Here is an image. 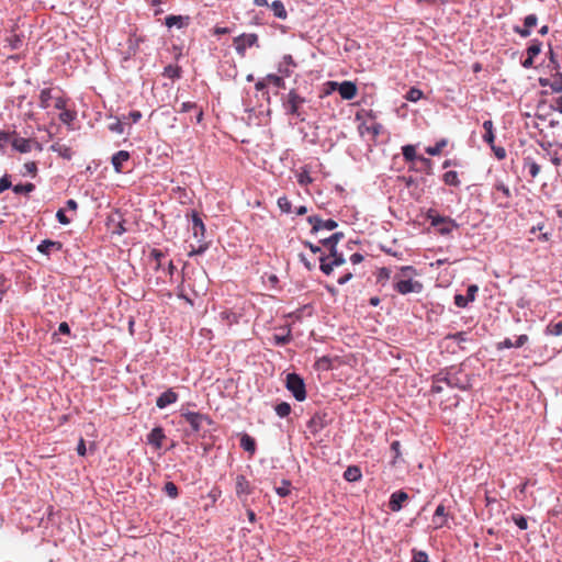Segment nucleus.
I'll return each mask as SVG.
<instances>
[{"label": "nucleus", "mask_w": 562, "mask_h": 562, "mask_svg": "<svg viewBox=\"0 0 562 562\" xmlns=\"http://www.w3.org/2000/svg\"><path fill=\"white\" fill-rule=\"evenodd\" d=\"M436 381L443 383L452 389L465 391L471 387V380L461 368L451 367L436 374Z\"/></svg>", "instance_id": "f257e3e1"}, {"label": "nucleus", "mask_w": 562, "mask_h": 562, "mask_svg": "<svg viewBox=\"0 0 562 562\" xmlns=\"http://www.w3.org/2000/svg\"><path fill=\"white\" fill-rule=\"evenodd\" d=\"M306 102L305 98L300 95L294 89L290 90L285 98H283V109L285 114L297 117L301 122L305 121V114L302 111V105Z\"/></svg>", "instance_id": "f03ea898"}, {"label": "nucleus", "mask_w": 562, "mask_h": 562, "mask_svg": "<svg viewBox=\"0 0 562 562\" xmlns=\"http://www.w3.org/2000/svg\"><path fill=\"white\" fill-rule=\"evenodd\" d=\"M492 200L499 209H508L512 201V192L508 186L497 181L492 189Z\"/></svg>", "instance_id": "7ed1b4c3"}, {"label": "nucleus", "mask_w": 562, "mask_h": 562, "mask_svg": "<svg viewBox=\"0 0 562 562\" xmlns=\"http://www.w3.org/2000/svg\"><path fill=\"white\" fill-rule=\"evenodd\" d=\"M180 415L186 419L194 432H199L203 428L204 424H212V419L209 417V415L202 414L200 412H192L182 407L180 409Z\"/></svg>", "instance_id": "20e7f679"}, {"label": "nucleus", "mask_w": 562, "mask_h": 562, "mask_svg": "<svg viewBox=\"0 0 562 562\" xmlns=\"http://www.w3.org/2000/svg\"><path fill=\"white\" fill-rule=\"evenodd\" d=\"M285 386L296 401L302 402L306 398L305 382L299 374L294 372L289 373L286 375Z\"/></svg>", "instance_id": "39448f33"}, {"label": "nucleus", "mask_w": 562, "mask_h": 562, "mask_svg": "<svg viewBox=\"0 0 562 562\" xmlns=\"http://www.w3.org/2000/svg\"><path fill=\"white\" fill-rule=\"evenodd\" d=\"M254 485L244 474H237L235 477V493L244 507L248 505V497L254 493Z\"/></svg>", "instance_id": "423d86ee"}, {"label": "nucleus", "mask_w": 562, "mask_h": 562, "mask_svg": "<svg viewBox=\"0 0 562 562\" xmlns=\"http://www.w3.org/2000/svg\"><path fill=\"white\" fill-rule=\"evenodd\" d=\"M187 217L188 218L190 217V221H191L190 231L192 233L193 238L198 243H202L204 240L205 231H206L202 217L194 210L191 211L190 213H187Z\"/></svg>", "instance_id": "0eeeda50"}, {"label": "nucleus", "mask_w": 562, "mask_h": 562, "mask_svg": "<svg viewBox=\"0 0 562 562\" xmlns=\"http://www.w3.org/2000/svg\"><path fill=\"white\" fill-rule=\"evenodd\" d=\"M234 46L238 55L245 56L247 48L258 46V35L255 33H243L234 38Z\"/></svg>", "instance_id": "6e6552de"}, {"label": "nucleus", "mask_w": 562, "mask_h": 562, "mask_svg": "<svg viewBox=\"0 0 562 562\" xmlns=\"http://www.w3.org/2000/svg\"><path fill=\"white\" fill-rule=\"evenodd\" d=\"M345 237L342 232H336L329 237L321 238L319 243L329 251L331 259L345 258L342 252L337 250V244Z\"/></svg>", "instance_id": "1a4fd4ad"}, {"label": "nucleus", "mask_w": 562, "mask_h": 562, "mask_svg": "<svg viewBox=\"0 0 562 562\" xmlns=\"http://www.w3.org/2000/svg\"><path fill=\"white\" fill-rule=\"evenodd\" d=\"M394 290L402 295H406L408 293H420L423 291V284L419 281H414L412 279L401 280L397 277L394 278Z\"/></svg>", "instance_id": "9d476101"}, {"label": "nucleus", "mask_w": 562, "mask_h": 562, "mask_svg": "<svg viewBox=\"0 0 562 562\" xmlns=\"http://www.w3.org/2000/svg\"><path fill=\"white\" fill-rule=\"evenodd\" d=\"M307 222L312 225V234H317L322 229L334 231L338 226L336 221L331 218L323 220L319 215L308 216Z\"/></svg>", "instance_id": "9b49d317"}, {"label": "nucleus", "mask_w": 562, "mask_h": 562, "mask_svg": "<svg viewBox=\"0 0 562 562\" xmlns=\"http://www.w3.org/2000/svg\"><path fill=\"white\" fill-rule=\"evenodd\" d=\"M402 155L406 161L418 160L423 166L424 170L429 175L431 172V160L423 156L416 155V149L413 145H405L402 147Z\"/></svg>", "instance_id": "f8f14e48"}, {"label": "nucleus", "mask_w": 562, "mask_h": 562, "mask_svg": "<svg viewBox=\"0 0 562 562\" xmlns=\"http://www.w3.org/2000/svg\"><path fill=\"white\" fill-rule=\"evenodd\" d=\"M328 425L326 413H315L307 422V429L313 436H317Z\"/></svg>", "instance_id": "ddd939ff"}, {"label": "nucleus", "mask_w": 562, "mask_h": 562, "mask_svg": "<svg viewBox=\"0 0 562 562\" xmlns=\"http://www.w3.org/2000/svg\"><path fill=\"white\" fill-rule=\"evenodd\" d=\"M479 292V286L476 284H470L467 289V294H456L453 300L454 304L458 307L464 308L468 306L469 303L473 302L476 297V294Z\"/></svg>", "instance_id": "4468645a"}, {"label": "nucleus", "mask_w": 562, "mask_h": 562, "mask_svg": "<svg viewBox=\"0 0 562 562\" xmlns=\"http://www.w3.org/2000/svg\"><path fill=\"white\" fill-rule=\"evenodd\" d=\"M12 147L19 153H30L33 148V145H36L38 149H42L41 145L37 142H33L29 138L14 136L11 140Z\"/></svg>", "instance_id": "2eb2a0df"}, {"label": "nucleus", "mask_w": 562, "mask_h": 562, "mask_svg": "<svg viewBox=\"0 0 562 562\" xmlns=\"http://www.w3.org/2000/svg\"><path fill=\"white\" fill-rule=\"evenodd\" d=\"M338 88V92L344 100H352L357 94V86L352 81L333 82Z\"/></svg>", "instance_id": "dca6fc26"}, {"label": "nucleus", "mask_w": 562, "mask_h": 562, "mask_svg": "<svg viewBox=\"0 0 562 562\" xmlns=\"http://www.w3.org/2000/svg\"><path fill=\"white\" fill-rule=\"evenodd\" d=\"M448 513L443 504H439L432 516V524L435 529H440L447 526L448 524Z\"/></svg>", "instance_id": "f3484780"}, {"label": "nucleus", "mask_w": 562, "mask_h": 562, "mask_svg": "<svg viewBox=\"0 0 562 562\" xmlns=\"http://www.w3.org/2000/svg\"><path fill=\"white\" fill-rule=\"evenodd\" d=\"M327 260H328V257H326L324 255H322L319 257V261H321L319 269L326 276H329L333 272L335 267H339L346 262L345 258L331 259L330 261H327Z\"/></svg>", "instance_id": "a211bd4d"}, {"label": "nucleus", "mask_w": 562, "mask_h": 562, "mask_svg": "<svg viewBox=\"0 0 562 562\" xmlns=\"http://www.w3.org/2000/svg\"><path fill=\"white\" fill-rule=\"evenodd\" d=\"M166 438L165 431L162 427L157 426L150 430L147 435V443L155 447L156 449H160L162 447V441Z\"/></svg>", "instance_id": "6ab92c4d"}, {"label": "nucleus", "mask_w": 562, "mask_h": 562, "mask_svg": "<svg viewBox=\"0 0 562 562\" xmlns=\"http://www.w3.org/2000/svg\"><path fill=\"white\" fill-rule=\"evenodd\" d=\"M408 499V495L404 491H396L391 494L389 501V508L392 512H400L403 507V503Z\"/></svg>", "instance_id": "aec40b11"}, {"label": "nucleus", "mask_w": 562, "mask_h": 562, "mask_svg": "<svg viewBox=\"0 0 562 562\" xmlns=\"http://www.w3.org/2000/svg\"><path fill=\"white\" fill-rule=\"evenodd\" d=\"M178 401V394L172 390L168 389L162 392L156 400V406L160 409L166 408L168 405L173 404Z\"/></svg>", "instance_id": "412c9836"}, {"label": "nucleus", "mask_w": 562, "mask_h": 562, "mask_svg": "<svg viewBox=\"0 0 562 562\" xmlns=\"http://www.w3.org/2000/svg\"><path fill=\"white\" fill-rule=\"evenodd\" d=\"M190 23V16L189 15H167L165 18V25L169 29L176 26L178 29L187 27Z\"/></svg>", "instance_id": "4be33fe9"}, {"label": "nucleus", "mask_w": 562, "mask_h": 562, "mask_svg": "<svg viewBox=\"0 0 562 562\" xmlns=\"http://www.w3.org/2000/svg\"><path fill=\"white\" fill-rule=\"evenodd\" d=\"M63 248L60 241H55L52 239H44L37 245V250L46 256H49L53 250L59 251Z\"/></svg>", "instance_id": "5701e85b"}, {"label": "nucleus", "mask_w": 562, "mask_h": 562, "mask_svg": "<svg viewBox=\"0 0 562 562\" xmlns=\"http://www.w3.org/2000/svg\"><path fill=\"white\" fill-rule=\"evenodd\" d=\"M522 170L533 179L539 175L541 167L530 156H527L522 159Z\"/></svg>", "instance_id": "b1692460"}, {"label": "nucleus", "mask_w": 562, "mask_h": 562, "mask_svg": "<svg viewBox=\"0 0 562 562\" xmlns=\"http://www.w3.org/2000/svg\"><path fill=\"white\" fill-rule=\"evenodd\" d=\"M130 159V153L120 150L112 156L111 162L116 172H122L123 164Z\"/></svg>", "instance_id": "393cba45"}, {"label": "nucleus", "mask_w": 562, "mask_h": 562, "mask_svg": "<svg viewBox=\"0 0 562 562\" xmlns=\"http://www.w3.org/2000/svg\"><path fill=\"white\" fill-rule=\"evenodd\" d=\"M541 86H549L553 92L562 91V74L557 72L550 79H540Z\"/></svg>", "instance_id": "a878e982"}, {"label": "nucleus", "mask_w": 562, "mask_h": 562, "mask_svg": "<svg viewBox=\"0 0 562 562\" xmlns=\"http://www.w3.org/2000/svg\"><path fill=\"white\" fill-rule=\"evenodd\" d=\"M240 448L248 452L250 456L255 454L257 449V443L255 438H252L248 434H243L240 437Z\"/></svg>", "instance_id": "bb28decb"}, {"label": "nucleus", "mask_w": 562, "mask_h": 562, "mask_svg": "<svg viewBox=\"0 0 562 562\" xmlns=\"http://www.w3.org/2000/svg\"><path fill=\"white\" fill-rule=\"evenodd\" d=\"M55 94H53V89L50 88H44L41 90L40 92V102H38V106L41 109H48L49 105H50V101L54 99Z\"/></svg>", "instance_id": "cd10ccee"}, {"label": "nucleus", "mask_w": 562, "mask_h": 562, "mask_svg": "<svg viewBox=\"0 0 562 562\" xmlns=\"http://www.w3.org/2000/svg\"><path fill=\"white\" fill-rule=\"evenodd\" d=\"M344 479L347 481V482H357L359 480H361L362 477V473H361V470L359 467L357 465H349L345 472H344Z\"/></svg>", "instance_id": "c85d7f7f"}, {"label": "nucleus", "mask_w": 562, "mask_h": 562, "mask_svg": "<svg viewBox=\"0 0 562 562\" xmlns=\"http://www.w3.org/2000/svg\"><path fill=\"white\" fill-rule=\"evenodd\" d=\"M449 216H442L438 214L435 209H429L426 213V218L430 222L432 227H439Z\"/></svg>", "instance_id": "c756f323"}, {"label": "nucleus", "mask_w": 562, "mask_h": 562, "mask_svg": "<svg viewBox=\"0 0 562 562\" xmlns=\"http://www.w3.org/2000/svg\"><path fill=\"white\" fill-rule=\"evenodd\" d=\"M483 128L485 133L483 134L482 138L485 143L488 145H493L495 140V133H494V124L492 120H486L483 122Z\"/></svg>", "instance_id": "7c9ffc66"}, {"label": "nucleus", "mask_w": 562, "mask_h": 562, "mask_svg": "<svg viewBox=\"0 0 562 562\" xmlns=\"http://www.w3.org/2000/svg\"><path fill=\"white\" fill-rule=\"evenodd\" d=\"M270 9L273 12V15L276 18L281 19V20H285L288 18V12H286V9H285V7H284L282 1L274 0L270 4Z\"/></svg>", "instance_id": "2f4dec72"}, {"label": "nucleus", "mask_w": 562, "mask_h": 562, "mask_svg": "<svg viewBox=\"0 0 562 562\" xmlns=\"http://www.w3.org/2000/svg\"><path fill=\"white\" fill-rule=\"evenodd\" d=\"M459 228V224L451 217H448L446 222H443L437 231L440 235H449L453 229Z\"/></svg>", "instance_id": "473e14b6"}, {"label": "nucleus", "mask_w": 562, "mask_h": 562, "mask_svg": "<svg viewBox=\"0 0 562 562\" xmlns=\"http://www.w3.org/2000/svg\"><path fill=\"white\" fill-rule=\"evenodd\" d=\"M149 258L155 261L154 270L159 271L162 268L166 255L160 249L154 248L149 254Z\"/></svg>", "instance_id": "72a5a7b5"}, {"label": "nucleus", "mask_w": 562, "mask_h": 562, "mask_svg": "<svg viewBox=\"0 0 562 562\" xmlns=\"http://www.w3.org/2000/svg\"><path fill=\"white\" fill-rule=\"evenodd\" d=\"M24 36L22 34H11L5 38V43L11 49H19L22 47Z\"/></svg>", "instance_id": "f704fd0d"}, {"label": "nucleus", "mask_w": 562, "mask_h": 562, "mask_svg": "<svg viewBox=\"0 0 562 562\" xmlns=\"http://www.w3.org/2000/svg\"><path fill=\"white\" fill-rule=\"evenodd\" d=\"M292 340L291 328H286V333L284 335L276 334L272 336V341L274 346H284Z\"/></svg>", "instance_id": "c9c22d12"}, {"label": "nucleus", "mask_w": 562, "mask_h": 562, "mask_svg": "<svg viewBox=\"0 0 562 562\" xmlns=\"http://www.w3.org/2000/svg\"><path fill=\"white\" fill-rule=\"evenodd\" d=\"M442 180L447 186L459 187L460 180L457 171L450 170L443 173Z\"/></svg>", "instance_id": "e433bc0d"}, {"label": "nucleus", "mask_w": 562, "mask_h": 562, "mask_svg": "<svg viewBox=\"0 0 562 562\" xmlns=\"http://www.w3.org/2000/svg\"><path fill=\"white\" fill-rule=\"evenodd\" d=\"M35 190V186L32 182L19 183L12 187V191L15 194H30Z\"/></svg>", "instance_id": "4c0bfd02"}, {"label": "nucleus", "mask_w": 562, "mask_h": 562, "mask_svg": "<svg viewBox=\"0 0 562 562\" xmlns=\"http://www.w3.org/2000/svg\"><path fill=\"white\" fill-rule=\"evenodd\" d=\"M162 75L170 79H179L181 77V68L177 65H168L164 68Z\"/></svg>", "instance_id": "58836bf2"}, {"label": "nucleus", "mask_w": 562, "mask_h": 562, "mask_svg": "<svg viewBox=\"0 0 562 562\" xmlns=\"http://www.w3.org/2000/svg\"><path fill=\"white\" fill-rule=\"evenodd\" d=\"M77 117L76 111L65 109L59 113V120L64 124L70 125Z\"/></svg>", "instance_id": "ea45409f"}, {"label": "nucleus", "mask_w": 562, "mask_h": 562, "mask_svg": "<svg viewBox=\"0 0 562 562\" xmlns=\"http://www.w3.org/2000/svg\"><path fill=\"white\" fill-rule=\"evenodd\" d=\"M362 128H364L368 133H371L375 137V136H379L381 134V132L383 131V125L378 122H374L369 126L360 125L359 130H360L361 134L363 133Z\"/></svg>", "instance_id": "a19ab883"}, {"label": "nucleus", "mask_w": 562, "mask_h": 562, "mask_svg": "<svg viewBox=\"0 0 562 562\" xmlns=\"http://www.w3.org/2000/svg\"><path fill=\"white\" fill-rule=\"evenodd\" d=\"M447 139L442 138L439 142H437L434 146H428L426 148V153L430 156H437L442 151L443 147L447 146Z\"/></svg>", "instance_id": "79ce46f5"}, {"label": "nucleus", "mask_w": 562, "mask_h": 562, "mask_svg": "<svg viewBox=\"0 0 562 562\" xmlns=\"http://www.w3.org/2000/svg\"><path fill=\"white\" fill-rule=\"evenodd\" d=\"M546 335L560 336L562 335V322L549 323L544 329Z\"/></svg>", "instance_id": "37998d69"}, {"label": "nucleus", "mask_w": 562, "mask_h": 562, "mask_svg": "<svg viewBox=\"0 0 562 562\" xmlns=\"http://www.w3.org/2000/svg\"><path fill=\"white\" fill-rule=\"evenodd\" d=\"M424 93L420 89L416 87L409 88V90L405 94V99L411 102H417L423 98Z\"/></svg>", "instance_id": "c03bdc74"}, {"label": "nucleus", "mask_w": 562, "mask_h": 562, "mask_svg": "<svg viewBox=\"0 0 562 562\" xmlns=\"http://www.w3.org/2000/svg\"><path fill=\"white\" fill-rule=\"evenodd\" d=\"M274 411H276V414L279 417L284 418V417L290 415V413H291V405L289 403H286V402H281V403L276 405Z\"/></svg>", "instance_id": "a18cd8bd"}, {"label": "nucleus", "mask_w": 562, "mask_h": 562, "mask_svg": "<svg viewBox=\"0 0 562 562\" xmlns=\"http://www.w3.org/2000/svg\"><path fill=\"white\" fill-rule=\"evenodd\" d=\"M542 48V43L539 40H532L527 48V55L530 57H536L540 54Z\"/></svg>", "instance_id": "49530a36"}, {"label": "nucleus", "mask_w": 562, "mask_h": 562, "mask_svg": "<svg viewBox=\"0 0 562 562\" xmlns=\"http://www.w3.org/2000/svg\"><path fill=\"white\" fill-rule=\"evenodd\" d=\"M277 203L282 213L289 214L292 212V204L285 195L280 196Z\"/></svg>", "instance_id": "de8ad7c7"}, {"label": "nucleus", "mask_w": 562, "mask_h": 562, "mask_svg": "<svg viewBox=\"0 0 562 562\" xmlns=\"http://www.w3.org/2000/svg\"><path fill=\"white\" fill-rule=\"evenodd\" d=\"M164 492L171 498H177L179 495V490L177 485L171 481L165 483Z\"/></svg>", "instance_id": "09e8293b"}, {"label": "nucleus", "mask_w": 562, "mask_h": 562, "mask_svg": "<svg viewBox=\"0 0 562 562\" xmlns=\"http://www.w3.org/2000/svg\"><path fill=\"white\" fill-rule=\"evenodd\" d=\"M290 487H291V482L289 480H282V485L277 486L274 488V491L280 497H285V496L290 495V493H291Z\"/></svg>", "instance_id": "8fccbe9b"}, {"label": "nucleus", "mask_w": 562, "mask_h": 562, "mask_svg": "<svg viewBox=\"0 0 562 562\" xmlns=\"http://www.w3.org/2000/svg\"><path fill=\"white\" fill-rule=\"evenodd\" d=\"M512 520L520 530H526L528 528V520L524 515L515 514L512 516Z\"/></svg>", "instance_id": "3c124183"}, {"label": "nucleus", "mask_w": 562, "mask_h": 562, "mask_svg": "<svg viewBox=\"0 0 562 562\" xmlns=\"http://www.w3.org/2000/svg\"><path fill=\"white\" fill-rule=\"evenodd\" d=\"M266 80L268 81L269 85H272L276 88H284L285 85L283 78L274 74L268 75L266 77Z\"/></svg>", "instance_id": "603ef678"}, {"label": "nucleus", "mask_w": 562, "mask_h": 562, "mask_svg": "<svg viewBox=\"0 0 562 562\" xmlns=\"http://www.w3.org/2000/svg\"><path fill=\"white\" fill-rule=\"evenodd\" d=\"M446 339H451L458 344L465 342L469 340L467 331H457L453 334H448Z\"/></svg>", "instance_id": "864d4df0"}, {"label": "nucleus", "mask_w": 562, "mask_h": 562, "mask_svg": "<svg viewBox=\"0 0 562 562\" xmlns=\"http://www.w3.org/2000/svg\"><path fill=\"white\" fill-rule=\"evenodd\" d=\"M414 562H429L428 554L422 550H412Z\"/></svg>", "instance_id": "5fc2aeb1"}, {"label": "nucleus", "mask_w": 562, "mask_h": 562, "mask_svg": "<svg viewBox=\"0 0 562 562\" xmlns=\"http://www.w3.org/2000/svg\"><path fill=\"white\" fill-rule=\"evenodd\" d=\"M391 278V270L386 267L380 268L376 274L378 282H385Z\"/></svg>", "instance_id": "6e6d98bb"}, {"label": "nucleus", "mask_w": 562, "mask_h": 562, "mask_svg": "<svg viewBox=\"0 0 562 562\" xmlns=\"http://www.w3.org/2000/svg\"><path fill=\"white\" fill-rule=\"evenodd\" d=\"M53 100L55 102L54 105L57 110L63 111V110L67 109L68 99L65 98L64 95H55Z\"/></svg>", "instance_id": "4d7b16f0"}, {"label": "nucleus", "mask_w": 562, "mask_h": 562, "mask_svg": "<svg viewBox=\"0 0 562 562\" xmlns=\"http://www.w3.org/2000/svg\"><path fill=\"white\" fill-rule=\"evenodd\" d=\"M109 130L113 133L122 135L124 133V125L121 120L116 119L114 123L109 125Z\"/></svg>", "instance_id": "13d9d810"}, {"label": "nucleus", "mask_w": 562, "mask_h": 562, "mask_svg": "<svg viewBox=\"0 0 562 562\" xmlns=\"http://www.w3.org/2000/svg\"><path fill=\"white\" fill-rule=\"evenodd\" d=\"M490 147L498 160H503L506 158V149L504 147L495 146L494 143L493 145H490Z\"/></svg>", "instance_id": "bf43d9fd"}, {"label": "nucleus", "mask_w": 562, "mask_h": 562, "mask_svg": "<svg viewBox=\"0 0 562 562\" xmlns=\"http://www.w3.org/2000/svg\"><path fill=\"white\" fill-rule=\"evenodd\" d=\"M12 187L13 186L9 175L5 173L0 178V194Z\"/></svg>", "instance_id": "052dcab7"}, {"label": "nucleus", "mask_w": 562, "mask_h": 562, "mask_svg": "<svg viewBox=\"0 0 562 562\" xmlns=\"http://www.w3.org/2000/svg\"><path fill=\"white\" fill-rule=\"evenodd\" d=\"M297 182L301 186H306V184L312 182V178H311V176H310L307 170H303L302 172H300L297 175Z\"/></svg>", "instance_id": "680f3d73"}, {"label": "nucleus", "mask_w": 562, "mask_h": 562, "mask_svg": "<svg viewBox=\"0 0 562 562\" xmlns=\"http://www.w3.org/2000/svg\"><path fill=\"white\" fill-rule=\"evenodd\" d=\"M538 23V18L536 14L531 13L525 16L524 25L531 30V27L536 26Z\"/></svg>", "instance_id": "e2e57ef3"}, {"label": "nucleus", "mask_w": 562, "mask_h": 562, "mask_svg": "<svg viewBox=\"0 0 562 562\" xmlns=\"http://www.w3.org/2000/svg\"><path fill=\"white\" fill-rule=\"evenodd\" d=\"M207 249V244L205 243H199V246L196 248H194L192 246V249L189 251V256L192 257V256H195V255H202L203 252H205Z\"/></svg>", "instance_id": "0e129e2a"}, {"label": "nucleus", "mask_w": 562, "mask_h": 562, "mask_svg": "<svg viewBox=\"0 0 562 562\" xmlns=\"http://www.w3.org/2000/svg\"><path fill=\"white\" fill-rule=\"evenodd\" d=\"M196 109H198V104L195 102L187 101L181 104L179 112L187 113V112H190L191 110H196Z\"/></svg>", "instance_id": "69168bd1"}, {"label": "nucleus", "mask_w": 562, "mask_h": 562, "mask_svg": "<svg viewBox=\"0 0 562 562\" xmlns=\"http://www.w3.org/2000/svg\"><path fill=\"white\" fill-rule=\"evenodd\" d=\"M56 220L58 221V223H60L61 225H68L70 223V218L66 216L65 214V211L63 209H59L57 212H56Z\"/></svg>", "instance_id": "338daca9"}, {"label": "nucleus", "mask_w": 562, "mask_h": 562, "mask_svg": "<svg viewBox=\"0 0 562 562\" xmlns=\"http://www.w3.org/2000/svg\"><path fill=\"white\" fill-rule=\"evenodd\" d=\"M514 32H515L516 34H518L519 36L524 37V38H526V37L530 36V34H531L530 29H528V27H527V26H525V25H522V26H515V27H514Z\"/></svg>", "instance_id": "774afa93"}]
</instances>
